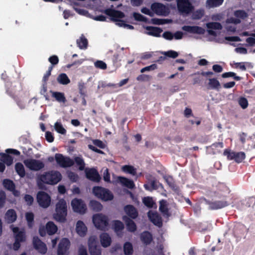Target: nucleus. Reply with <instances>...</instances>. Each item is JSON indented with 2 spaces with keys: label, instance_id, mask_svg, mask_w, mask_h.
I'll use <instances>...</instances> for the list:
<instances>
[{
  "label": "nucleus",
  "instance_id": "obj_46",
  "mask_svg": "<svg viewBox=\"0 0 255 255\" xmlns=\"http://www.w3.org/2000/svg\"><path fill=\"white\" fill-rule=\"evenodd\" d=\"M25 218L28 226L29 227H32L33 224L34 214L31 212H27L25 214Z\"/></svg>",
  "mask_w": 255,
  "mask_h": 255
},
{
  "label": "nucleus",
  "instance_id": "obj_5",
  "mask_svg": "<svg viewBox=\"0 0 255 255\" xmlns=\"http://www.w3.org/2000/svg\"><path fill=\"white\" fill-rule=\"evenodd\" d=\"M93 193L97 198L105 201L112 200L114 198V196L110 191L101 187H94Z\"/></svg>",
  "mask_w": 255,
  "mask_h": 255
},
{
  "label": "nucleus",
  "instance_id": "obj_35",
  "mask_svg": "<svg viewBox=\"0 0 255 255\" xmlns=\"http://www.w3.org/2000/svg\"><path fill=\"white\" fill-rule=\"evenodd\" d=\"M58 82L62 85H67L70 82V80L65 73H62L58 75L57 78Z\"/></svg>",
  "mask_w": 255,
  "mask_h": 255
},
{
  "label": "nucleus",
  "instance_id": "obj_57",
  "mask_svg": "<svg viewBox=\"0 0 255 255\" xmlns=\"http://www.w3.org/2000/svg\"><path fill=\"white\" fill-rule=\"evenodd\" d=\"M95 67L101 69H105L107 68L106 64L102 61H97L95 63Z\"/></svg>",
  "mask_w": 255,
  "mask_h": 255
},
{
  "label": "nucleus",
  "instance_id": "obj_50",
  "mask_svg": "<svg viewBox=\"0 0 255 255\" xmlns=\"http://www.w3.org/2000/svg\"><path fill=\"white\" fill-rule=\"evenodd\" d=\"M73 8L78 14L85 16L86 17H91L90 14L87 11L81 8L77 7L76 5H74Z\"/></svg>",
  "mask_w": 255,
  "mask_h": 255
},
{
  "label": "nucleus",
  "instance_id": "obj_40",
  "mask_svg": "<svg viewBox=\"0 0 255 255\" xmlns=\"http://www.w3.org/2000/svg\"><path fill=\"white\" fill-rule=\"evenodd\" d=\"M236 24H235L233 22L228 21V18L226 19L224 27L227 31L229 32H234L236 31L237 27Z\"/></svg>",
  "mask_w": 255,
  "mask_h": 255
},
{
  "label": "nucleus",
  "instance_id": "obj_39",
  "mask_svg": "<svg viewBox=\"0 0 255 255\" xmlns=\"http://www.w3.org/2000/svg\"><path fill=\"white\" fill-rule=\"evenodd\" d=\"M122 169L125 173H129L133 176L136 175V169L132 166L125 165L122 167Z\"/></svg>",
  "mask_w": 255,
  "mask_h": 255
},
{
  "label": "nucleus",
  "instance_id": "obj_12",
  "mask_svg": "<svg viewBox=\"0 0 255 255\" xmlns=\"http://www.w3.org/2000/svg\"><path fill=\"white\" fill-rule=\"evenodd\" d=\"M24 163L27 168L33 171L39 170L44 167V164L42 161L34 159L24 160Z\"/></svg>",
  "mask_w": 255,
  "mask_h": 255
},
{
  "label": "nucleus",
  "instance_id": "obj_7",
  "mask_svg": "<svg viewBox=\"0 0 255 255\" xmlns=\"http://www.w3.org/2000/svg\"><path fill=\"white\" fill-rule=\"evenodd\" d=\"M234 17H229L228 21L234 23L235 24H240L242 21L246 20L249 16L248 13L242 9L235 10L233 12Z\"/></svg>",
  "mask_w": 255,
  "mask_h": 255
},
{
  "label": "nucleus",
  "instance_id": "obj_8",
  "mask_svg": "<svg viewBox=\"0 0 255 255\" xmlns=\"http://www.w3.org/2000/svg\"><path fill=\"white\" fill-rule=\"evenodd\" d=\"M37 201L41 207L47 208L51 204V198L47 193L44 191H39L37 194Z\"/></svg>",
  "mask_w": 255,
  "mask_h": 255
},
{
  "label": "nucleus",
  "instance_id": "obj_33",
  "mask_svg": "<svg viewBox=\"0 0 255 255\" xmlns=\"http://www.w3.org/2000/svg\"><path fill=\"white\" fill-rule=\"evenodd\" d=\"M140 239L144 244L148 245L152 241V238L151 235L149 232H145L141 234Z\"/></svg>",
  "mask_w": 255,
  "mask_h": 255
},
{
  "label": "nucleus",
  "instance_id": "obj_28",
  "mask_svg": "<svg viewBox=\"0 0 255 255\" xmlns=\"http://www.w3.org/2000/svg\"><path fill=\"white\" fill-rule=\"evenodd\" d=\"M117 181L120 182L123 186H125L128 188L132 189L134 187V184L133 182L128 178L119 176L117 177Z\"/></svg>",
  "mask_w": 255,
  "mask_h": 255
},
{
  "label": "nucleus",
  "instance_id": "obj_1",
  "mask_svg": "<svg viewBox=\"0 0 255 255\" xmlns=\"http://www.w3.org/2000/svg\"><path fill=\"white\" fill-rule=\"evenodd\" d=\"M62 178L60 173L57 171H50L40 174L37 177V184L39 188H42V183L54 185L58 183Z\"/></svg>",
  "mask_w": 255,
  "mask_h": 255
},
{
  "label": "nucleus",
  "instance_id": "obj_47",
  "mask_svg": "<svg viewBox=\"0 0 255 255\" xmlns=\"http://www.w3.org/2000/svg\"><path fill=\"white\" fill-rule=\"evenodd\" d=\"M171 22V20L168 19L153 18L151 19V22L155 24H163L165 23H170Z\"/></svg>",
  "mask_w": 255,
  "mask_h": 255
},
{
  "label": "nucleus",
  "instance_id": "obj_2",
  "mask_svg": "<svg viewBox=\"0 0 255 255\" xmlns=\"http://www.w3.org/2000/svg\"><path fill=\"white\" fill-rule=\"evenodd\" d=\"M67 215V205L64 199H60L56 204L55 213L53 218L57 221L64 223L66 220Z\"/></svg>",
  "mask_w": 255,
  "mask_h": 255
},
{
  "label": "nucleus",
  "instance_id": "obj_9",
  "mask_svg": "<svg viewBox=\"0 0 255 255\" xmlns=\"http://www.w3.org/2000/svg\"><path fill=\"white\" fill-rule=\"evenodd\" d=\"M150 8L153 13L158 15L166 16L169 13L168 7L161 3L154 2L151 5Z\"/></svg>",
  "mask_w": 255,
  "mask_h": 255
},
{
  "label": "nucleus",
  "instance_id": "obj_27",
  "mask_svg": "<svg viewBox=\"0 0 255 255\" xmlns=\"http://www.w3.org/2000/svg\"><path fill=\"white\" fill-rule=\"evenodd\" d=\"M233 68H239L242 71H245L247 68H253L252 64L249 62H233L231 64Z\"/></svg>",
  "mask_w": 255,
  "mask_h": 255
},
{
  "label": "nucleus",
  "instance_id": "obj_19",
  "mask_svg": "<svg viewBox=\"0 0 255 255\" xmlns=\"http://www.w3.org/2000/svg\"><path fill=\"white\" fill-rule=\"evenodd\" d=\"M182 29L189 33L197 34H203L205 31L203 28L198 26L185 25L182 27Z\"/></svg>",
  "mask_w": 255,
  "mask_h": 255
},
{
  "label": "nucleus",
  "instance_id": "obj_37",
  "mask_svg": "<svg viewBox=\"0 0 255 255\" xmlns=\"http://www.w3.org/2000/svg\"><path fill=\"white\" fill-rule=\"evenodd\" d=\"M223 1L224 0H207L206 6L209 8L217 7L221 5Z\"/></svg>",
  "mask_w": 255,
  "mask_h": 255
},
{
  "label": "nucleus",
  "instance_id": "obj_11",
  "mask_svg": "<svg viewBox=\"0 0 255 255\" xmlns=\"http://www.w3.org/2000/svg\"><path fill=\"white\" fill-rule=\"evenodd\" d=\"M71 206L74 212L81 214H84L87 210L84 201L80 199L75 198L71 201Z\"/></svg>",
  "mask_w": 255,
  "mask_h": 255
},
{
  "label": "nucleus",
  "instance_id": "obj_45",
  "mask_svg": "<svg viewBox=\"0 0 255 255\" xmlns=\"http://www.w3.org/2000/svg\"><path fill=\"white\" fill-rule=\"evenodd\" d=\"M209 85L212 89H218L220 87V82L215 78H212L209 80Z\"/></svg>",
  "mask_w": 255,
  "mask_h": 255
},
{
  "label": "nucleus",
  "instance_id": "obj_18",
  "mask_svg": "<svg viewBox=\"0 0 255 255\" xmlns=\"http://www.w3.org/2000/svg\"><path fill=\"white\" fill-rule=\"evenodd\" d=\"M33 244L34 248L40 253L45 254L47 252L46 245L41 242L37 237H34Z\"/></svg>",
  "mask_w": 255,
  "mask_h": 255
},
{
  "label": "nucleus",
  "instance_id": "obj_48",
  "mask_svg": "<svg viewBox=\"0 0 255 255\" xmlns=\"http://www.w3.org/2000/svg\"><path fill=\"white\" fill-rule=\"evenodd\" d=\"M75 162L77 166H79V169L80 170H83L85 167V163L83 159L81 157H76L75 158Z\"/></svg>",
  "mask_w": 255,
  "mask_h": 255
},
{
  "label": "nucleus",
  "instance_id": "obj_15",
  "mask_svg": "<svg viewBox=\"0 0 255 255\" xmlns=\"http://www.w3.org/2000/svg\"><path fill=\"white\" fill-rule=\"evenodd\" d=\"M224 155L227 157L229 160L234 159L237 162H241L245 158L246 155L244 152H231L228 149L225 150Z\"/></svg>",
  "mask_w": 255,
  "mask_h": 255
},
{
  "label": "nucleus",
  "instance_id": "obj_25",
  "mask_svg": "<svg viewBox=\"0 0 255 255\" xmlns=\"http://www.w3.org/2000/svg\"><path fill=\"white\" fill-rule=\"evenodd\" d=\"M145 29L146 30V33L147 34L155 37L160 36L162 31L161 29L156 27L147 26Z\"/></svg>",
  "mask_w": 255,
  "mask_h": 255
},
{
  "label": "nucleus",
  "instance_id": "obj_14",
  "mask_svg": "<svg viewBox=\"0 0 255 255\" xmlns=\"http://www.w3.org/2000/svg\"><path fill=\"white\" fill-rule=\"evenodd\" d=\"M58 228L56 225L52 222H48L46 225V230L43 226L39 228V232L41 236H44L46 232L49 235L55 234L57 231Z\"/></svg>",
  "mask_w": 255,
  "mask_h": 255
},
{
  "label": "nucleus",
  "instance_id": "obj_13",
  "mask_svg": "<svg viewBox=\"0 0 255 255\" xmlns=\"http://www.w3.org/2000/svg\"><path fill=\"white\" fill-rule=\"evenodd\" d=\"M89 250L91 255H101V252L97 246V237L96 236H91L88 239Z\"/></svg>",
  "mask_w": 255,
  "mask_h": 255
},
{
  "label": "nucleus",
  "instance_id": "obj_51",
  "mask_svg": "<svg viewBox=\"0 0 255 255\" xmlns=\"http://www.w3.org/2000/svg\"><path fill=\"white\" fill-rule=\"evenodd\" d=\"M238 103L243 109H246L249 105L247 99L244 97H241L239 99Z\"/></svg>",
  "mask_w": 255,
  "mask_h": 255
},
{
  "label": "nucleus",
  "instance_id": "obj_62",
  "mask_svg": "<svg viewBox=\"0 0 255 255\" xmlns=\"http://www.w3.org/2000/svg\"><path fill=\"white\" fill-rule=\"evenodd\" d=\"M48 60L53 65H56L59 62V59L56 55H53L50 57Z\"/></svg>",
  "mask_w": 255,
  "mask_h": 255
},
{
  "label": "nucleus",
  "instance_id": "obj_56",
  "mask_svg": "<svg viewBox=\"0 0 255 255\" xmlns=\"http://www.w3.org/2000/svg\"><path fill=\"white\" fill-rule=\"evenodd\" d=\"M246 41L250 46L255 45V34H252L250 37L246 39Z\"/></svg>",
  "mask_w": 255,
  "mask_h": 255
},
{
  "label": "nucleus",
  "instance_id": "obj_6",
  "mask_svg": "<svg viewBox=\"0 0 255 255\" xmlns=\"http://www.w3.org/2000/svg\"><path fill=\"white\" fill-rule=\"evenodd\" d=\"M11 228L15 237V242L13 244V249L16 251L20 248V243L25 240V231L23 229H19L17 227H13V226H11Z\"/></svg>",
  "mask_w": 255,
  "mask_h": 255
},
{
  "label": "nucleus",
  "instance_id": "obj_49",
  "mask_svg": "<svg viewBox=\"0 0 255 255\" xmlns=\"http://www.w3.org/2000/svg\"><path fill=\"white\" fill-rule=\"evenodd\" d=\"M143 202L145 206L149 208L153 207L155 204L152 198L149 197L144 198Z\"/></svg>",
  "mask_w": 255,
  "mask_h": 255
},
{
  "label": "nucleus",
  "instance_id": "obj_60",
  "mask_svg": "<svg viewBox=\"0 0 255 255\" xmlns=\"http://www.w3.org/2000/svg\"><path fill=\"white\" fill-rule=\"evenodd\" d=\"M133 17L134 19L138 21H145L146 20V19L145 17H144L143 16H142L141 14L138 13H133Z\"/></svg>",
  "mask_w": 255,
  "mask_h": 255
},
{
  "label": "nucleus",
  "instance_id": "obj_3",
  "mask_svg": "<svg viewBox=\"0 0 255 255\" xmlns=\"http://www.w3.org/2000/svg\"><path fill=\"white\" fill-rule=\"evenodd\" d=\"M105 12L111 17L113 21L116 22V24L119 26L123 27L128 29H132L133 28L132 25L128 24L124 21L121 20L125 16L123 12L112 9H107Z\"/></svg>",
  "mask_w": 255,
  "mask_h": 255
},
{
  "label": "nucleus",
  "instance_id": "obj_44",
  "mask_svg": "<svg viewBox=\"0 0 255 255\" xmlns=\"http://www.w3.org/2000/svg\"><path fill=\"white\" fill-rule=\"evenodd\" d=\"M77 43L80 49H85L87 48L88 42L85 37L81 36L77 40Z\"/></svg>",
  "mask_w": 255,
  "mask_h": 255
},
{
  "label": "nucleus",
  "instance_id": "obj_38",
  "mask_svg": "<svg viewBox=\"0 0 255 255\" xmlns=\"http://www.w3.org/2000/svg\"><path fill=\"white\" fill-rule=\"evenodd\" d=\"M15 169L17 173L21 177L25 176V172L23 164L21 163H17L15 165Z\"/></svg>",
  "mask_w": 255,
  "mask_h": 255
},
{
  "label": "nucleus",
  "instance_id": "obj_41",
  "mask_svg": "<svg viewBox=\"0 0 255 255\" xmlns=\"http://www.w3.org/2000/svg\"><path fill=\"white\" fill-rule=\"evenodd\" d=\"M124 252L125 255H132L133 247L129 242H126L124 245Z\"/></svg>",
  "mask_w": 255,
  "mask_h": 255
},
{
  "label": "nucleus",
  "instance_id": "obj_52",
  "mask_svg": "<svg viewBox=\"0 0 255 255\" xmlns=\"http://www.w3.org/2000/svg\"><path fill=\"white\" fill-rule=\"evenodd\" d=\"M6 202V194L2 190H0V209L4 206Z\"/></svg>",
  "mask_w": 255,
  "mask_h": 255
},
{
  "label": "nucleus",
  "instance_id": "obj_23",
  "mask_svg": "<svg viewBox=\"0 0 255 255\" xmlns=\"http://www.w3.org/2000/svg\"><path fill=\"white\" fill-rule=\"evenodd\" d=\"M148 216L150 221L156 226L160 227L162 225V221L161 218L156 212L149 211L148 213Z\"/></svg>",
  "mask_w": 255,
  "mask_h": 255
},
{
  "label": "nucleus",
  "instance_id": "obj_26",
  "mask_svg": "<svg viewBox=\"0 0 255 255\" xmlns=\"http://www.w3.org/2000/svg\"><path fill=\"white\" fill-rule=\"evenodd\" d=\"M4 218L8 223L14 222L17 218L15 211L13 209L8 210L5 214Z\"/></svg>",
  "mask_w": 255,
  "mask_h": 255
},
{
  "label": "nucleus",
  "instance_id": "obj_10",
  "mask_svg": "<svg viewBox=\"0 0 255 255\" xmlns=\"http://www.w3.org/2000/svg\"><path fill=\"white\" fill-rule=\"evenodd\" d=\"M6 153H0V160L7 166H9L13 163V158L8 154L11 153L19 155L20 152L14 149H7L5 150Z\"/></svg>",
  "mask_w": 255,
  "mask_h": 255
},
{
  "label": "nucleus",
  "instance_id": "obj_43",
  "mask_svg": "<svg viewBox=\"0 0 255 255\" xmlns=\"http://www.w3.org/2000/svg\"><path fill=\"white\" fill-rule=\"evenodd\" d=\"M2 184L3 186L9 191H13L15 187L13 182L9 179L3 180Z\"/></svg>",
  "mask_w": 255,
  "mask_h": 255
},
{
  "label": "nucleus",
  "instance_id": "obj_30",
  "mask_svg": "<svg viewBox=\"0 0 255 255\" xmlns=\"http://www.w3.org/2000/svg\"><path fill=\"white\" fill-rule=\"evenodd\" d=\"M125 211L131 218L134 219L137 216V212L132 206L128 205L126 206Z\"/></svg>",
  "mask_w": 255,
  "mask_h": 255
},
{
  "label": "nucleus",
  "instance_id": "obj_55",
  "mask_svg": "<svg viewBox=\"0 0 255 255\" xmlns=\"http://www.w3.org/2000/svg\"><path fill=\"white\" fill-rule=\"evenodd\" d=\"M224 14L222 13H216L211 16V19L214 21H221L224 19Z\"/></svg>",
  "mask_w": 255,
  "mask_h": 255
},
{
  "label": "nucleus",
  "instance_id": "obj_20",
  "mask_svg": "<svg viewBox=\"0 0 255 255\" xmlns=\"http://www.w3.org/2000/svg\"><path fill=\"white\" fill-rule=\"evenodd\" d=\"M75 230L79 236L83 237L86 235L88 229L83 221H78L76 224Z\"/></svg>",
  "mask_w": 255,
  "mask_h": 255
},
{
  "label": "nucleus",
  "instance_id": "obj_42",
  "mask_svg": "<svg viewBox=\"0 0 255 255\" xmlns=\"http://www.w3.org/2000/svg\"><path fill=\"white\" fill-rule=\"evenodd\" d=\"M90 206L95 211H100L103 209L102 204L98 201L92 200L90 203Z\"/></svg>",
  "mask_w": 255,
  "mask_h": 255
},
{
  "label": "nucleus",
  "instance_id": "obj_36",
  "mask_svg": "<svg viewBox=\"0 0 255 255\" xmlns=\"http://www.w3.org/2000/svg\"><path fill=\"white\" fill-rule=\"evenodd\" d=\"M113 228L118 236L120 235V232L124 229V226L122 222L119 221L113 222Z\"/></svg>",
  "mask_w": 255,
  "mask_h": 255
},
{
  "label": "nucleus",
  "instance_id": "obj_34",
  "mask_svg": "<svg viewBox=\"0 0 255 255\" xmlns=\"http://www.w3.org/2000/svg\"><path fill=\"white\" fill-rule=\"evenodd\" d=\"M54 129L59 133L65 134L66 129L64 128L60 120H58L54 125Z\"/></svg>",
  "mask_w": 255,
  "mask_h": 255
},
{
  "label": "nucleus",
  "instance_id": "obj_22",
  "mask_svg": "<svg viewBox=\"0 0 255 255\" xmlns=\"http://www.w3.org/2000/svg\"><path fill=\"white\" fill-rule=\"evenodd\" d=\"M159 210L162 213L163 216L168 218L172 215V213L170 211L168 208V204L165 200L160 201Z\"/></svg>",
  "mask_w": 255,
  "mask_h": 255
},
{
  "label": "nucleus",
  "instance_id": "obj_61",
  "mask_svg": "<svg viewBox=\"0 0 255 255\" xmlns=\"http://www.w3.org/2000/svg\"><path fill=\"white\" fill-rule=\"evenodd\" d=\"M236 52L241 54H246L248 53V50L246 48L244 47H237L235 49Z\"/></svg>",
  "mask_w": 255,
  "mask_h": 255
},
{
  "label": "nucleus",
  "instance_id": "obj_32",
  "mask_svg": "<svg viewBox=\"0 0 255 255\" xmlns=\"http://www.w3.org/2000/svg\"><path fill=\"white\" fill-rule=\"evenodd\" d=\"M52 96L59 103H65L66 101L64 94L61 92H53Z\"/></svg>",
  "mask_w": 255,
  "mask_h": 255
},
{
  "label": "nucleus",
  "instance_id": "obj_16",
  "mask_svg": "<svg viewBox=\"0 0 255 255\" xmlns=\"http://www.w3.org/2000/svg\"><path fill=\"white\" fill-rule=\"evenodd\" d=\"M207 32L210 35L217 36L222 28V25L219 22H212L206 24Z\"/></svg>",
  "mask_w": 255,
  "mask_h": 255
},
{
  "label": "nucleus",
  "instance_id": "obj_54",
  "mask_svg": "<svg viewBox=\"0 0 255 255\" xmlns=\"http://www.w3.org/2000/svg\"><path fill=\"white\" fill-rule=\"evenodd\" d=\"M162 54L164 55L165 56H168L169 57L175 58L178 56V53L173 50H169L168 51L163 52Z\"/></svg>",
  "mask_w": 255,
  "mask_h": 255
},
{
  "label": "nucleus",
  "instance_id": "obj_17",
  "mask_svg": "<svg viewBox=\"0 0 255 255\" xmlns=\"http://www.w3.org/2000/svg\"><path fill=\"white\" fill-rule=\"evenodd\" d=\"M55 159L57 163L62 167H69L73 164V161L70 158L65 157L61 154L56 153L55 155Z\"/></svg>",
  "mask_w": 255,
  "mask_h": 255
},
{
  "label": "nucleus",
  "instance_id": "obj_4",
  "mask_svg": "<svg viewBox=\"0 0 255 255\" xmlns=\"http://www.w3.org/2000/svg\"><path fill=\"white\" fill-rule=\"evenodd\" d=\"M92 222L95 228L101 231L108 229L109 224L108 217L102 213L93 215Z\"/></svg>",
  "mask_w": 255,
  "mask_h": 255
},
{
  "label": "nucleus",
  "instance_id": "obj_24",
  "mask_svg": "<svg viewBox=\"0 0 255 255\" xmlns=\"http://www.w3.org/2000/svg\"><path fill=\"white\" fill-rule=\"evenodd\" d=\"M100 243L102 247L107 248L110 246L112 240L109 235L107 233H104L100 236Z\"/></svg>",
  "mask_w": 255,
  "mask_h": 255
},
{
  "label": "nucleus",
  "instance_id": "obj_29",
  "mask_svg": "<svg viewBox=\"0 0 255 255\" xmlns=\"http://www.w3.org/2000/svg\"><path fill=\"white\" fill-rule=\"evenodd\" d=\"M68 239L66 238H64L62 239L59 244L58 249V255H68V250L64 249L62 248V245L64 244L65 245H68Z\"/></svg>",
  "mask_w": 255,
  "mask_h": 255
},
{
  "label": "nucleus",
  "instance_id": "obj_64",
  "mask_svg": "<svg viewBox=\"0 0 255 255\" xmlns=\"http://www.w3.org/2000/svg\"><path fill=\"white\" fill-rule=\"evenodd\" d=\"M68 177L70 178V179L73 182H76L78 179V175L72 172H70L68 173Z\"/></svg>",
  "mask_w": 255,
  "mask_h": 255
},
{
  "label": "nucleus",
  "instance_id": "obj_53",
  "mask_svg": "<svg viewBox=\"0 0 255 255\" xmlns=\"http://www.w3.org/2000/svg\"><path fill=\"white\" fill-rule=\"evenodd\" d=\"M228 205V203L226 201H217L213 204L214 209H220Z\"/></svg>",
  "mask_w": 255,
  "mask_h": 255
},
{
  "label": "nucleus",
  "instance_id": "obj_58",
  "mask_svg": "<svg viewBox=\"0 0 255 255\" xmlns=\"http://www.w3.org/2000/svg\"><path fill=\"white\" fill-rule=\"evenodd\" d=\"M162 36L167 40H172L173 39V33L170 31H166L163 33Z\"/></svg>",
  "mask_w": 255,
  "mask_h": 255
},
{
  "label": "nucleus",
  "instance_id": "obj_63",
  "mask_svg": "<svg viewBox=\"0 0 255 255\" xmlns=\"http://www.w3.org/2000/svg\"><path fill=\"white\" fill-rule=\"evenodd\" d=\"M141 11L143 13L147 14V15H149L150 16H153V11H152V10H151L149 8H146V7H143L141 9Z\"/></svg>",
  "mask_w": 255,
  "mask_h": 255
},
{
  "label": "nucleus",
  "instance_id": "obj_31",
  "mask_svg": "<svg viewBox=\"0 0 255 255\" xmlns=\"http://www.w3.org/2000/svg\"><path fill=\"white\" fill-rule=\"evenodd\" d=\"M123 219L126 224L128 231L130 232H134L136 230V225L132 220L128 219L126 216H124Z\"/></svg>",
  "mask_w": 255,
  "mask_h": 255
},
{
  "label": "nucleus",
  "instance_id": "obj_21",
  "mask_svg": "<svg viewBox=\"0 0 255 255\" xmlns=\"http://www.w3.org/2000/svg\"><path fill=\"white\" fill-rule=\"evenodd\" d=\"M85 173L87 178L91 180L98 182L100 180V176L95 169L87 168L85 169Z\"/></svg>",
  "mask_w": 255,
  "mask_h": 255
},
{
  "label": "nucleus",
  "instance_id": "obj_59",
  "mask_svg": "<svg viewBox=\"0 0 255 255\" xmlns=\"http://www.w3.org/2000/svg\"><path fill=\"white\" fill-rule=\"evenodd\" d=\"M157 68V65L156 64H152L149 66L145 67L141 69L140 72L143 73L145 71L153 70Z\"/></svg>",
  "mask_w": 255,
  "mask_h": 255
}]
</instances>
